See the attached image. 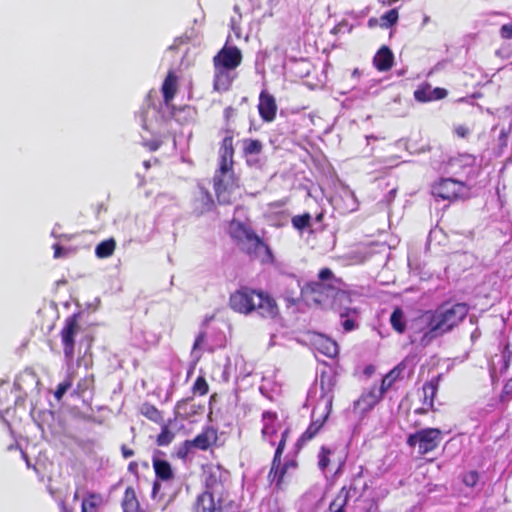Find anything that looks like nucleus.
Wrapping results in <instances>:
<instances>
[{
  "label": "nucleus",
  "mask_w": 512,
  "mask_h": 512,
  "mask_svg": "<svg viewBox=\"0 0 512 512\" xmlns=\"http://www.w3.org/2000/svg\"><path fill=\"white\" fill-rule=\"evenodd\" d=\"M467 314L468 306L464 303L446 304L435 311H427L409 323L410 342L425 347L434 339L451 331Z\"/></svg>",
  "instance_id": "f257e3e1"
},
{
  "label": "nucleus",
  "mask_w": 512,
  "mask_h": 512,
  "mask_svg": "<svg viewBox=\"0 0 512 512\" xmlns=\"http://www.w3.org/2000/svg\"><path fill=\"white\" fill-rule=\"evenodd\" d=\"M229 473L211 468L205 479L206 490L198 497L196 512H232L233 500L227 490Z\"/></svg>",
  "instance_id": "f03ea898"
},
{
  "label": "nucleus",
  "mask_w": 512,
  "mask_h": 512,
  "mask_svg": "<svg viewBox=\"0 0 512 512\" xmlns=\"http://www.w3.org/2000/svg\"><path fill=\"white\" fill-rule=\"evenodd\" d=\"M230 308L240 314L256 312L262 318L275 319L279 315L276 301L268 294L248 287H242L230 295Z\"/></svg>",
  "instance_id": "7ed1b4c3"
},
{
  "label": "nucleus",
  "mask_w": 512,
  "mask_h": 512,
  "mask_svg": "<svg viewBox=\"0 0 512 512\" xmlns=\"http://www.w3.org/2000/svg\"><path fill=\"white\" fill-rule=\"evenodd\" d=\"M230 235L237 242L240 250L247 254L250 259L258 260L262 264L274 262L270 247L247 225L239 221H232Z\"/></svg>",
  "instance_id": "20e7f679"
},
{
  "label": "nucleus",
  "mask_w": 512,
  "mask_h": 512,
  "mask_svg": "<svg viewBox=\"0 0 512 512\" xmlns=\"http://www.w3.org/2000/svg\"><path fill=\"white\" fill-rule=\"evenodd\" d=\"M355 295V293L347 291L345 284L340 280L335 297L329 307L339 314L340 324L345 332H350L358 327L360 312L358 308L351 306L352 298Z\"/></svg>",
  "instance_id": "39448f33"
},
{
  "label": "nucleus",
  "mask_w": 512,
  "mask_h": 512,
  "mask_svg": "<svg viewBox=\"0 0 512 512\" xmlns=\"http://www.w3.org/2000/svg\"><path fill=\"white\" fill-rule=\"evenodd\" d=\"M339 284L340 280L331 283L312 282L303 289V294L308 303L329 308Z\"/></svg>",
  "instance_id": "423d86ee"
},
{
  "label": "nucleus",
  "mask_w": 512,
  "mask_h": 512,
  "mask_svg": "<svg viewBox=\"0 0 512 512\" xmlns=\"http://www.w3.org/2000/svg\"><path fill=\"white\" fill-rule=\"evenodd\" d=\"M442 440V431L438 428H425L407 438V445L415 447L418 445L420 455H425L438 447Z\"/></svg>",
  "instance_id": "0eeeda50"
},
{
  "label": "nucleus",
  "mask_w": 512,
  "mask_h": 512,
  "mask_svg": "<svg viewBox=\"0 0 512 512\" xmlns=\"http://www.w3.org/2000/svg\"><path fill=\"white\" fill-rule=\"evenodd\" d=\"M78 318L79 316L77 314L67 317L60 331L63 353L68 362L72 361L75 355V338L80 331Z\"/></svg>",
  "instance_id": "6e6552de"
},
{
  "label": "nucleus",
  "mask_w": 512,
  "mask_h": 512,
  "mask_svg": "<svg viewBox=\"0 0 512 512\" xmlns=\"http://www.w3.org/2000/svg\"><path fill=\"white\" fill-rule=\"evenodd\" d=\"M213 181L218 201L223 204L230 203L229 191L234 185L232 165H228L226 171H223L222 164H220Z\"/></svg>",
  "instance_id": "1a4fd4ad"
},
{
  "label": "nucleus",
  "mask_w": 512,
  "mask_h": 512,
  "mask_svg": "<svg viewBox=\"0 0 512 512\" xmlns=\"http://www.w3.org/2000/svg\"><path fill=\"white\" fill-rule=\"evenodd\" d=\"M287 434H288L287 430L282 433V438L277 446L275 456H274V459L272 462V467H271V470H270L269 476H268L271 484H275V486L277 488H281L283 478H284L285 473L287 472L288 467L289 466L294 467L293 462L286 463L285 465L281 466V454L283 453V450L285 447V441H286Z\"/></svg>",
  "instance_id": "9d476101"
},
{
  "label": "nucleus",
  "mask_w": 512,
  "mask_h": 512,
  "mask_svg": "<svg viewBox=\"0 0 512 512\" xmlns=\"http://www.w3.org/2000/svg\"><path fill=\"white\" fill-rule=\"evenodd\" d=\"M464 186L462 183L453 179H441L439 182L432 186V195L436 198L443 200L457 199L463 192Z\"/></svg>",
  "instance_id": "9b49d317"
},
{
  "label": "nucleus",
  "mask_w": 512,
  "mask_h": 512,
  "mask_svg": "<svg viewBox=\"0 0 512 512\" xmlns=\"http://www.w3.org/2000/svg\"><path fill=\"white\" fill-rule=\"evenodd\" d=\"M512 364V352L509 349V345H506L500 356L495 355L492 360L491 375L493 376L498 369L500 374H504L509 365ZM502 398H512V377L505 383L502 391Z\"/></svg>",
  "instance_id": "f8f14e48"
},
{
  "label": "nucleus",
  "mask_w": 512,
  "mask_h": 512,
  "mask_svg": "<svg viewBox=\"0 0 512 512\" xmlns=\"http://www.w3.org/2000/svg\"><path fill=\"white\" fill-rule=\"evenodd\" d=\"M242 55L237 47H223L214 57V68L234 70L241 63Z\"/></svg>",
  "instance_id": "ddd939ff"
},
{
  "label": "nucleus",
  "mask_w": 512,
  "mask_h": 512,
  "mask_svg": "<svg viewBox=\"0 0 512 512\" xmlns=\"http://www.w3.org/2000/svg\"><path fill=\"white\" fill-rule=\"evenodd\" d=\"M335 386V380L334 377L331 374L322 373L320 376V389H321V396L320 400L317 404V408H320L321 405L322 408H325V417H328L331 409H332V402H333V395L332 391Z\"/></svg>",
  "instance_id": "4468645a"
},
{
  "label": "nucleus",
  "mask_w": 512,
  "mask_h": 512,
  "mask_svg": "<svg viewBox=\"0 0 512 512\" xmlns=\"http://www.w3.org/2000/svg\"><path fill=\"white\" fill-rule=\"evenodd\" d=\"M258 109L259 114L264 121H272L275 118L277 111L275 98L268 92L262 91L259 96Z\"/></svg>",
  "instance_id": "2eb2a0df"
},
{
  "label": "nucleus",
  "mask_w": 512,
  "mask_h": 512,
  "mask_svg": "<svg viewBox=\"0 0 512 512\" xmlns=\"http://www.w3.org/2000/svg\"><path fill=\"white\" fill-rule=\"evenodd\" d=\"M312 417L313 420L311 424L301 436L302 441L311 440L319 432L324 422L328 418L325 417V408L321 409V407L317 408V406L313 410Z\"/></svg>",
  "instance_id": "dca6fc26"
},
{
  "label": "nucleus",
  "mask_w": 512,
  "mask_h": 512,
  "mask_svg": "<svg viewBox=\"0 0 512 512\" xmlns=\"http://www.w3.org/2000/svg\"><path fill=\"white\" fill-rule=\"evenodd\" d=\"M382 398L381 391L376 387H372L369 391L363 393L361 397L355 402V407L362 411L370 410Z\"/></svg>",
  "instance_id": "f3484780"
},
{
  "label": "nucleus",
  "mask_w": 512,
  "mask_h": 512,
  "mask_svg": "<svg viewBox=\"0 0 512 512\" xmlns=\"http://www.w3.org/2000/svg\"><path fill=\"white\" fill-rule=\"evenodd\" d=\"M447 91L443 88H432L430 86H425L420 89H417L414 92V97L416 100L420 102H427L432 100H438L446 97Z\"/></svg>",
  "instance_id": "a211bd4d"
},
{
  "label": "nucleus",
  "mask_w": 512,
  "mask_h": 512,
  "mask_svg": "<svg viewBox=\"0 0 512 512\" xmlns=\"http://www.w3.org/2000/svg\"><path fill=\"white\" fill-rule=\"evenodd\" d=\"M234 76L232 71L215 68L214 89L218 92L227 91L232 83Z\"/></svg>",
  "instance_id": "6ab92c4d"
},
{
  "label": "nucleus",
  "mask_w": 512,
  "mask_h": 512,
  "mask_svg": "<svg viewBox=\"0 0 512 512\" xmlns=\"http://www.w3.org/2000/svg\"><path fill=\"white\" fill-rule=\"evenodd\" d=\"M393 58L391 50L383 46L374 56L373 62L378 70L387 71L392 67Z\"/></svg>",
  "instance_id": "aec40b11"
},
{
  "label": "nucleus",
  "mask_w": 512,
  "mask_h": 512,
  "mask_svg": "<svg viewBox=\"0 0 512 512\" xmlns=\"http://www.w3.org/2000/svg\"><path fill=\"white\" fill-rule=\"evenodd\" d=\"M103 503L102 494L89 492L82 500L81 512H98Z\"/></svg>",
  "instance_id": "412c9836"
},
{
  "label": "nucleus",
  "mask_w": 512,
  "mask_h": 512,
  "mask_svg": "<svg viewBox=\"0 0 512 512\" xmlns=\"http://www.w3.org/2000/svg\"><path fill=\"white\" fill-rule=\"evenodd\" d=\"M216 438V433L213 429H206L190 441L194 449L206 450L216 441Z\"/></svg>",
  "instance_id": "4be33fe9"
},
{
  "label": "nucleus",
  "mask_w": 512,
  "mask_h": 512,
  "mask_svg": "<svg viewBox=\"0 0 512 512\" xmlns=\"http://www.w3.org/2000/svg\"><path fill=\"white\" fill-rule=\"evenodd\" d=\"M177 76L173 72H169L162 84V93L165 104H169L177 92Z\"/></svg>",
  "instance_id": "5701e85b"
},
{
  "label": "nucleus",
  "mask_w": 512,
  "mask_h": 512,
  "mask_svg": "<svg viewBox=\"0 0 512 512\" xmlns=\"http://www.w3.org/2000/svg\"><path fill=\"white\" fill-rule=\"evenodd\" d=\"M233 144L231 137H225L223 139L222 148H221V162L222 170L226 171L228 165L233 164Z\"/></svg>",
  "instance_id": "b1692460"
},
{
  "label": "nucleus",
  "mask_w": 512,
  "mask_h": 512,
  "mask_svg": "<svg viewBox=\"0 0 512 512\" xmlns=\"http://www.w3.org/2000/svg\"><path fill=\"white\" fill-rule=\"evenodd\" d=\"M439 380H440V375L433 378L431 381L426 382L423 385V393H424L423 403L425 405H428L429 407H433V401H434L436 392L438 390Z\"/></svg>",
  "instance_id": "393cba45"
},
{
  "label": "nucleus",
  "mask_w": 512,
  "mask_h": 512,
  "mask_svg": "<svg viewBox=\"0 0 512 512\" xmlns=\"http://www.w3.org/2000/svg\"><path fill=\"white\" fill-rule=\"evenodd\" d=\"M153 466H154L157 478H159L163 481H168L173 478L174 474H173L171 465L167 461L155 459L153 462Z\"/></svg>",
  "instance_id": "a878e982"
},
{
  "label": "nucleus",
  "mask_w": 512,
  "mask_h": 512,
  "mask_svg": "<svg viewBox=\"0 0 512 512\" xmlns=\"http://www.w3.org/2000/svg\"><path fill=\"white\" fill-rule=\"evenodd\" d=\"M316 347L319 352L331 358L338 354V345L328 338L320 337L316 341Z\"/></svg>",
  "instance_id": "bb28decb"
},
{
  "label": "nucleus",
  "mask_w": 512,
  "mask_h": 512,
  "mask_svg": "<svg viewBox=\"0 0 512 512\" xmlns=\"http://www.w3.org/2000/svg\"><path fill=\"white\" fill-rule=\"evenodd\" d=\"M351 489L343 487L336 498L331 502L329 506L330 512H343L344 507L347 504L348 498L350 497Z\"/></svg>",
  "instance_id": "cd10ccee"
},
{
  "label": "nucleus",
  "mask_w": 512,
  "mask_h": 512,
  "mask_svg": "<svg viewBox=\"0 0 512 512\" xmlns=\"http://www.w3.org/2000/svg\"><path fill=\"white\" fill-rule=\"evenodd\" d=\"M171 422L172 421L169 420L168 422L161 423V433L156 438V443L158 446H167L173 441L175 434L170 429Z\"/></svg>",
  "instance_id": "c85d7f7f"
},
{
  "label": "nucleus",
  "mask_w": 512,
  "mask_h": 512,
  "mask_svg": "<svg viewBox=\"0 0 512 512\" xmlns=\"http://www.w3.org/2000/svg\"><path fill=\"white\" fill-rule=\"evenodd\" d=\"M115 247L116 242L114 239L104 240L96 246L95 254L98 258L110 257L114 253Z\"/></svg>",
  "instance_id": "c756f323"
},
{
  "label": "nucleus",
  "mask_w": 512,
  "mask_h": 512,
  "mask_svg": "<svg viewBox=\"0 0 512 512\" xmlns=\"http://www.w3.org/2000/svg\"><path fill=\"white\" fill-rule=\"evenodd\" d=\"M140 413L155 423L163 422L162 413L153 405L144 403L140 406Z\"/></svg>",
  "instance_id": "7c9ffc66"
},
{
  "label": "nucleus",
  "mask_w": 512,
  "mask_h": 512,
  "mask_svg": "<svg viewBox=\"0 0 512 512\" xmlns=\"http://www.w3.org/2000/svg\"><path fill=\"white\" fill-rule=\"evenodd\" d=\"M206 348V332L200 331L197 335L192 347L191 357L193 360L198 361L201 358L202 350Z\"/></svg>",
  "instance_id": "2f4dec72"
},
{
  "label": "nucleus",
  "mask_w": 512,
  "mask_h": 512,
  "mask_svg": "<svg viewBox=\"0 0 512 512\" xmlns=\"http://www.w3.org/2000/svg\"><path fill=\"white\" fill-rule=\"evenodd\" d=\"M275 414L271 413V412H264L263 413V421H264V425H263V428H262V434L264 437H270L272 436L273 434H275L276 432V429L273 425L274 421H275Z\"/></svg>",
  "instance_id": "473e14b6"
},
{
  "label": "nucleus",
  "mask_w": 512,
  "mask_h": 512,
  "mask_svg": "<svg viewBox=\"0 0 512 512\" xmlns=\"http://www.w3.org/2000/svg\"><path fill=\"white\" fill-rule=\"evenodd\" d=\"M242 147L244 154L248 155H257L262 150V143L259 140L254 139H244L242 142Z\"/></svg>",
  "instance_id": "72a5a7b5"
},
{
  "label": "nucleus",
  "mask_w": 512,
  "mask_h": 512,
  "mask_svg": "<svg viewBox=\"0 0 512 512\" xmlns=\"http://www.w3.org/2000/svg\"><path fill=\"white\" fill-rule=\"evenodd\" d=\"M390 322L392 327L399 333H403L405 331V321L403 311L399 308H396L390 317Z\"/></svg>",
  "instance_id": "f704fd0d"
},
{
  "label": "nucleus",
  "mask_w": 512,
  "mask_h": 512,
  "mask_svg": "<svg viewBox=\"0 0 512 512\" xmlns=\"http://www.w3.org/2000/svg\"><path fill=\"white\" fill-rule=\"evenodd\" d=\"M72 379L71 376H68L63 382L59 383L54 392V397L57 401H60L65 393L71 388Z\"/></svg>",
  "instance_id": "c9c22d12"
},
{
  "label": "nucleus",
  "mask_w": 512,
  "mask_h": 512,
  "mask_svg": "<svg viewBox=\"0 0 512 512\" xmlns=\"http://www.w3.org/2000/svg\"><path fill=\"white\" fill-rule=\"evenodd\" d=\"M397 20H398L397 10L391 9L381 17V21H382L381 26L388 28V27L394 25L397 22Z\"/></svg>",
  "instance_id": "e433bc0d"
},
{
  "label": "nucleus",
  "mask_w": 512,
  "mask_h": 512,
  "mask_svg": "<svg viewBox=\"0 0 512 512\" xmlns=\"http://www.w3.org/2000/svg\"><path fill=\"white\" fill-rule=\"evenodd\" d=\"M194 447L190 440L184 441L181 445L178 446L176 450V455L180 459H186L190 453H192Z\"/></svg>",
  "instance_id": "4c0bfd02"
},
{
  "label": "nucleus",
  "mask_w": 512,
  "mask_h": 512,
  "mask_svg": "<svg viewBox=\"0 0 512 512\" xmlns=\"http://www.w3.org/2000/svg\"><path fill=\"white\" fill-rule=\"evenodd\" d=\"M311 216L309 214L298 215L292 218V224L296 229H304L309 226Z\"/></svg>",
  "instance_id": "58836bf2"
},
{
  "label": "nucleus",
  "mask_w": 512,
  "mask_h": 512,
  "mask_svg": "<svg viewBox=\"0 0 512 512\" xmlns=\"http://www.w3.org/2000/svg\"><path fill=\"white\" fill-rule=\"evenodd\" d=\"M479 474L476 471H469L463 475V483L468 487H474L478 483Z\"/></svg>",
  "instance_id": "ea45409f"
},
{
  "label": "nucleus",
  "mask_w": 512,
  "mask_h": 512,
  "mask_svg": "<svg viewBox=\"0 0 512 512\" xmlns=\"http://www.w3.org/2000/svg\"><path fill=\"white\" fill-rule=\"evenodd\" d=\"M193 391L200 395H205L208 392V384L203 377H198L193 385Z\"/></svg>",
  "instance_id": "a19ab883"
},
{
  "label": "nucleus",
  "mask_w": 512,
  "mask_h": 512,
  "mask_svg": "<svg viewBox=\"0 0 512 512\" xmlns=\"http://www.w3.org/2000/svg\"><path fill=\"white\" fill-rule=\"evenodd\" d=\"M329 455H330V450L326 449V448H322L319 452V455H318V458H319V461H318V466L321 470H325L327 468V466L329 465Z\"/></svg>",
  "instance_id": "79ce46f5"
},
{
  "label": "nucleus",
  "mask_w": 512,
  "mask_h": 512,
  "mask_svg": "<svg viewBox=\"0 0 512 512\" xmlns=\"http://www.w3.org/2000/svg\"><path fill=\"white\" fill-rule=\"evenodd\" d=\"M333 280H339L335 278L332 271L328 268L322 269L319 272V280L317 282L331 283Z\"/></svg>",
  "instance_id": "37998d69"
},
{
  "label": "nucleus",
  "mask_w": 512,
  "mask_h": 512,
  "mask_svg": "<svg viewBox=\"0 0 512 512\" xmlns=\"http://www.w3.org/2000/svg\"><path fill=\"white\" fill-rule=\"evenodd\" d=\"M394 383L393 379H392V375H386L383 379H382V382H381V386L380 388H377L379 391H381V394L383 395V393L388 390L392 384Z\"/></svg>",
  "instance_id": "c03bdc74"
},
{
  "label": "nucleus",
  "mask_w": 512,
  "mask_h": 512,
  "mask_svg": "<svg viewBox=\"0 0 512 512\" xmlns=\"http://www.w3.org/2000/svg\"><path fill=\"white\" fill-rule=\"evenodd\" d=\"M500 36L503 39H512V24H504L500 28Z\"/></svg>",
  "instance_id": "a18cd8bd"
},
{
  "label": "nucleus",
  "mask_w": 512,
  "mask_h": 512,
  "mask_svg": "<svg viewBox=\"0 0 512 512\" xmlns=\"http://www.w3.org/2000/svg\"><path fill=\"white\" fill-rule=\"evenodd\" d=\"M144 146H146L150 151L157 150L161 145V140L159 138H153L151 140H144Z\"/></svg>",
  "instance_id": "49530a36"
},
{
  "label": "nucleus",
  "mask_w": 512,
  "mask_h": 512,
  "mask_svg": "<svg viewBox=\"0 0 512 512\" xmlns=\"http://www.w3.org/2000/svg\"><path fill=\"white\" fill-rule=\"evenodd\" d=\"M53 249H54V258H61V257L66 256V254H67V251L59 244H54Z\"/></svg>",
  "instance_id": "de8ad7c7"
},
{
  "label": "nucleus",
  "mask_w": 512,
  "mask_h": 512,
  "mask_svg": "<svg viewBox=\"0 0 512 512\" xmlns=\"http://www.w3.org/2000/svg\"><path fill=\"white\" fill-rule=\"evenodd\" d=\"M455 133L459 136V137H466L468 134H469V129L463 125H459L455 128Z\"/></svg>",
  "instance_id": "09e8293b"
},
{
  "label": "nucleus",
  "mask_w": 512,
  "mask_h": 512,
  "mask_svg": "<svg viewBox=\"0 0 512 512\" xmlns=\"http://www.w3.org/2000/svg\"><path fill=\"white\" fill-rule=\"evenodd\" d=\"M60 512H73V508L69 507L65 501H60L58 503Z\"/></svg>",
  "instance_id": "8fccbe9b"
},
{
  "label": "nucleus",
  "mask_w": 512,
  "mask_h": 512,
  "mask_svg": "<svg viewBox=\"0 0 512 512\" xmlns=\"http://www.w3.org/2000/svg\"><path fill=\"white\" fill-rule=\"evenodd\" d=\"M106 207L104 206L103 203H100V204H97L95 207H94V212L96 214V217H99V215L101 214V212H106Z\"/></svg>",
  "instance_id": "3c124183"
},
{
  "label": "nucleus",
  "mask_w": 512,
  "mask_h": 512,
  "mask_svg": "<svg viewBox=\"0 0 512 512\" xmlns=\"http://www.w3.org/2000/svg\"><path fill=\"white\" fill-rule=\"evenodd\" d=\"M401 370V366H398L394 368L392 371H390V373H388L387 375H392V379L393 381H395L399 377Z\"/></svg>",
  "instance_id": "603ef678"
},
{
  "label": "nucleus",
  "mask_w": 512,
  "mask_h": 512,
  "mask_svg": "<svg viewBox=\"0 0 512 512\" xmlns=\"http://www.w3.org/2000/svg\"><path fill=\"white\" fill-rule=\"evenodd\" d=\"M127 496H128V488L125 490V497H127ZM122 506H123V512H128V501L126 500V498L123 499Z\"/></svg>",
  "instance_id": "864d4df0"
},
{
  "label": "nucleus",
  "mask_w": 512,
  "mask_h": 512,
  "mask_svg": "<svg viewBox=\"0 0 512 512\" xmlns=\"http://www.w3.org/2000/svg\"><path fill=\"white\" fill-rule=\"evenodd\" d=\"M129 505H130V509H131V508H133V507L135 506V508H136L137 510H139V503H138V501L135 499V497L130 498Z\"/></svg>",
  "instance_id": "5fc2aeb1"
},
{
  "label": "nucleus",
  "mask_w": 512,
  "mask_h": 512,
  "mask_svg": "<svg viewBox=\"0 0 512 512\" xmlns=\"http://www.w3.org/2000/svg\"><path fill=\"white\" fill-rule=\"evenodd\" d=\"M186 406H187V402H186V401L179 402V403L177 404V410H178V412H179V413H181V411H184V410H185V408H186Z\"/></svg>",
  "instance_id": "6e6d98bb"
},
{
  "label": "nucleus",
  "mask_w": 512,
  "mask_h": 512,
  "mask_svg": "<svg viewBox=\"0 0 512 512\" xmlns=\"http://www.w3.org/2000/svg\"><path fill=\"white\" fill-rule=\"evenodd\" d=\"M121 451H122L123 456H124L125 458H127V457H128V455H129L128 447H127L126 445H123V446L121 447Z\"/></svg>",
  "instance_id": "4d7b16f0"
},
{
  "label": "nucleus",
  "mask_w": 512,
  "mask_h": 512,
  "mask_svg": "<svg viewBox=\"0 0 512 512\" xmlns=\"http://www.w3.org/2000/svg\"><path fill=\"white\" fill-rule=\"evenodd\" d=\"M213 319V316H207L202 322V326L205 327L208 325V323Z\"/></svg>",
  "instance_id": "13d9d810"
},
{
  "label": "nucleus",
  "mask_w": 512,
  "mask_h": 512,
  "mask_svg": "<svg viewBox=\"0 0 512 512\" xmlns=\"http://www.w3.org/2000/svg\"><path fill=\"white\" fill-rule=\"evenodd\" d=\"M22 456H23L27 466L30 467V462H29V458H28L27 454L22 451Z\"/></svg>",
  "instance_id": "bf43d9fd"
},
{
  "label": "nucleus",
  "mask_w": 512,
  "mask_h": 512,
  "mask_svg": "<svg viewBox=\"0 0 512 512\" xmlns=\"http://www.w3.org/2000/svg\"><path fill=\"white\" fill-rule=\"evenodd\" d=\"M143 165H144V167H145V168H149V167H150V165H151V161H150V160H148V161H144V162H143Z\"/></svg>",
  "instance_id": "052dcab7"
},
{
  "label": "nucleus",
  "mask_w": 512,
  "mask_h": 512,
  "mask_svg": "<svg viewBox=\"0 0 512 512\" xmlns=\"http://www.w3.org/2000/svg\"><path fill=\"white\" fill-rule=\"evenodd\" d=\"M429 22V17L428 16H425L424 19H423V24H426Z\"/></svg>",
  "instance_id": "680f3d73"
},
{
  "label": "nucleus",
  "mask_w": 512,
  "mask_h": 512,
  "mask_svg": "<svg viewBox=\"0 0 512 512\" xmlns=\"http://www.w3.org/2000/svg\"><path fill=\"white\" fill-rule=\"evenodd\" d=\"M505 137H506V135H505V133L502 131V132H501V135H500V138H505Z\"/></svg>",
  "instance_id": "e2e57ef3"
},
{
  "label": "nucleus",
  "mask_w": 512,
  "mask_h": 512,
  "mask_svg": "<svg viewBox=\"0 0 512 512\" xmlns=\"http://www.w3.org/2000/svg\"><path fill=\"white\" fill-rule=\"evenodd\" d=\"M77 498H78V492H75L74 499H77Z\"/></svg>",
  "instance_id": "0e129e2a"
},
{
  "label": "nucleus",
  "mask_w": 512,
  "mask_h": 512,
  "mask_svg": "<svg viewBox=\"0 0 512 512\" xmlns=\"http://www.w3.org/2000/svg\"><path fill=\"white\" fill-rule=\"evenodd\" d=\"M229 110H230V108H226V112H227V114H230V111H229Z\"/></svg>",
  "instance_id": "69168bd1"
},
{
  "label": "nucleus",
  "mask_w": 512,
  "mask_h": 512,
  "mask_svg": "<svg viewBox=\"0 0 512 512\" xmlns=\"http://www.w3.org/2000/svg\"><path fill=\"white\" fill-rule=\"evenodd\" d=\"M229 110H230V108H226V112H227V114H230V111H229Z\"/></svg>",
  "instance_id": "338daca9"
},
{
  "label": "nucleus",
  "mask_w": 512,
  "mask_h": 512,
  "mask_svg": "<svg viewBox=\"0 0 512 512\" xmlns=\"http://www.w3.org/2000/svg\"><path fill=\"white\" fill-rule=\"evenodd\" d=\"M138 512H145L143 509L139 510Z\"/></svg>",
  "instance_id": "774afa93"
}]
</instances>
